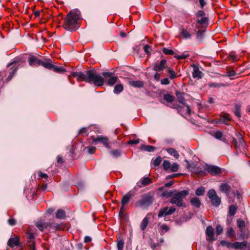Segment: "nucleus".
I'll use <instances>...</instances> for the list:
<instances>
[{
	"label": "nucleus",
	"instance_id": "7",
	"mask_svg": "<svg viewBox=\"0 0 250 250\" xmlns=\"http://www.w3.org/2000/svg\"><path fill=\"white\" fill-rule=\"evenodd\" d=\"M93 142L95 145H97L99 143H102L106 148L110 149V142L108 138L103 136H98L96 137H92Z\"/></svg>",
	"mask_w": 250,
	"mask_h": 250
},
{
	"label": "nucleus",
	"instance_id": "52",
	"mask_svg": "<svg viewBox=\"0 0 250 250\" xmlns=\"http://www.w3.org/2000/svg\"><path fill=\"white\" fill-rule=\"evenodd\" d=\"M186 167L188 169H190V171L193 172L195 168V164L193 163L190 164L188 162L186 165Z\"/></svg>",
	"mask_w": 250,
	"mask_h": 250
},
{
	"label": "nucleus",
	"instance_id": "27",
	"mask_svg": "<svg viewBox=\"0 0 250 250\" xmlns=\"http://www.w3.org/2000/svg\"><path fill=\"white\" fill-rule=\"evenodd\" d=\"M66 214L65 211L62 209H59L57 210L56 213V217L59 219H63L65 218Z\"/></svg>",
	"mask_w": 250,
	"mask_h": 250
},
{
	"label": "nucleus",
	"instance_id": "63",
	"mask_svg": "<svg viewBox=\"0 0 250 250\" xmlns=\"http://www.w3.org/2000/svg\"><path fill=\"white\" fill-rule=\"evenodd\" d=\"M229 59L232 60L233 62L238 61L237 57L235 55H231L229 56Z\"/></svg>",
	"mask_w": 250,
	"mask_h": 250
},
{
	"label": "nucleus",
	"instance_id": "40",
	"mask_svg": "<svg viewBox=\"0 0 250 250\" xmlns=\"http://www.w3.org/2000/svg\"><path fill=\"white\" fill-rule=\"evenodd\" d=\"M238 145H239V148L240 147H244L245 146V141L241 135L239 134L238 136Z\"/></svg>",
	"mask_w": 250,
	"mask_h": 250
},
{
	"label": "nucleus",
	"instance_id": "43",
	"mask_svg": "<svg viewBox=\"0 0 250 250\" xmlns=\"http://www.w3.org/2000/svg\"><path fill=\"white\" fill-rule=\"evenodd\" d=\"M227 235L229 237L232 238L235 236V232L233 229L230 227L228 229Z\"/></svg>",
	"mask_w": 250,
	"mask_h": 250
},
{
	"label": "nucleus",
	"instance_id": "49",
	"mask_svg": "<svg viewBox=\"0 0 250 250\" xmlns=\"http://www.w3.org/2000/svg\"><path fill=\"white\" fill-rule=\"evenodd\" d=\"M124 241L123 240H120L117 242L118 250H123L124 248Z\"/></svg>",
	"mask_w": 250,
	"mask_h": 250
},
{
	"label": "nucleus",
	"instance_id": "47",
	"mask_svg": "<svg viewBox=\"0 0 250 250\" xmlns=\"http://www.w3.org/2000/svg\"><path fill=\"white\" fill-rule=\"evenodd\" d=\"M179 165L177 163H175L171 166L170 165V170L172 172H176L179 169Z\"/></svg>",
	"mask_w": 250,
	"mask_h": 250
},
{
	"label": "nucleus",
	"instance_id": "58",
	"mask_svg": "<svg viewBox=\"0 0 250 250\" xmlns=\"http://www.w3.org/2000/svg\"><path fill=\"white\" fill-rule=\"evenodd\" d=\"M197 21L199 24L202 25L207 22V18L205 17H202L201 19H198Z\"/></svg>",
	"mask_w": 250,
	"mask_h": 250
},
{
	"label": "nucleus",
	"instance_id": "34",
	"mask_svg": "<svg viewBox=\"0 0 250 250\" xmlns=\"http://www.w3.org/2000/svg\"><path fill=\"white\" fill-rule=\"evenodd\" d=\"M109 153L114 158H118L121 155L122 151L119 149H114L110 151Z\"/></svg>",
	"mask_w": 250,
	"mask_h": 250
},
{
	"label": "nucleus",
	"instance_id": "53",
	"mask_svg": "<svg viewBox=\"0 0 250 250\" xmlns=\"http://www.w3.org/2000/svg\"><path fill=\"white\" fill-rule=\"evenodd\" d=\"M162 158L161 156H158L157 157H156V158L155 159V160H154V165L155 166H158L160 165V164H161V163L162 162Z\"/></svg>",
	"mask_w": 250,
	"mask_h": 250
},
{
	"label": "nucleus",
	"instance_id": "31",
	"mask_svg": "<svg viewBox=\"0 0 250 250\" xmlns=\"http://www.w3.org/2000/svg\"><path fill=\"white\" fill-rule=\"evenodd\" d=\"M229 121L230 119L226 114H225L223 116H222L219 120L220 123L227 125H228L229 124Z\"/></svg>",
	"mask_w": 250,
	"mask_h": 250
},
{
	"label": "nucleus",
	"instance_id": "23",
	"mask_svg": "<svg viewBox=\"0 0 250 250\" xmlns=\"http://www.w3.org/2000/svg\"><path fill=\"white\" fill-rule=\"evenodd\" d=\"M129 84L135 87H143L144 86V83L141 81H130Z\"/></svg>",
	"mask_w": 250,
	"mask_h": 250
},
{
	"label": "nucleus",
	"instance_id": "1",
	"mask_svg": "<svg viewBox=\"0 0 250 250\" xmlns=\"http://www.w3.org/2000/svg\"><path fill=\"white\" fill-rule=\"evenodd\" d=\"M72 76L79 81L93 83L95 86H101L104 84V79L95 69H91L84 72H72Z\"/></svg>",
	"mask_w": 250,
	"mask_h": 250
},
{
	"label": "nucleus",
	"instance_id": "15",
	"mask_svg": "<svg viewBox=\"0 0 250 250\" xmlns=\"http://www.w3.org/2000/svg\"><path fill=\"white\" fill-rule=\"evenodd\" d=\"M17 62L15 61L11 62V63H9L7 65L8 67H9L10 66H12V67L10 68L11 71L9 72V75L8 77L7 78V80L8 81H10L14 76V75L16 73L17 70V67H16Z\"/></svg>",
	"mask_w": 250,
	"mask_h": 250
},
{
	"label": "nucleus",
	"instance_id": "25",
	"mask_svg": "<svg viewBox=\"0 0 250 250\" xmlns=\"http://www.w3.org/2000/svg\"><path fill=\"white\" fill-rule=\"evenodd\" d=\"M166 150L170 155L173 156L175 158L178 159L179 157V154L175 149L173 148H167Z\"/></svg>",
	"mask_w": 250,
	"mask_h": 250
},
{
	"label": "nucleus",
	"instance_id": "35",
	"mask_svg": "<svg viewBox=\"0 0 250 250\" xmlns=\"http://www.w3.org/2000/svg\"><path fill=\"white\" fill-rule=\"evenodd\" d=\"M118 80V78L116 76H111L107 81V83L109 85H113Z\"/></svg>",
	"mask_w": 250,
	"mask_h": 250
},
{
	"label": "nucleus",
	"instance_id": "9",
	"mask_svg": "<svg viewBox=\"0 0 250 250\" xmlns=\"http://www.w3.org/2000/svg\"><path fill=\"white\" fill-rule=\"evenodd\" d=\"M205 169L212 175H215L221 173V168L213 165H206Z\"/></svg>",
	"mask_w": 250,
	"mask_h": 250
},
{
	"label": "nucleus",
	"instance_id": "41",
	"mask_svg": "<svg viewBox=\"0 0 250 250\" xmlns=\"http://www.w3.org/2000/svg\"><path fill=\"white\" fill-rule=\"evenodd\" d=\"M237 211L236 206L234 205H231L229 207V213L231 216H234Z\"/></svg>",
	"mask_w": 250,
	"mask_h": 250
},
{
	"label": "nucleus",
	"instance_id": "37",
	"mask_svg": "<svg viewBox=\"0 0 250 250\" xmlns=\"http://www.w3.org/2000/svg\"><path fill=\"white\" fill-rule=\"evenodd\" d=\"M167 73L171 80H173L177 77V74L175 72L169 68H167Z\"/></svg>",
	"mask_w": 250,
	"mask_h": 250
},
{
	"label": "nucleus",
	"instance_id": "55",
	"mask_svg": "<svg viewBox=\"0 0 250 250\" xmlns=\"http://www.w3.org/2000/svg\"><path fill=\"white\" fill-rule=\"evenodd\" d=\"M160 229L162 230L161 233H164L166 232L167 231H168L169 228L165 224L162 225L160 226Z\"/></svg>",
	"mask_w": 250,
	"mask_h": 250
},
{
	"label": "nucleus",
	"instance_id": "19",
	"mask_svg": "<svg viewBox=\"0 0 250 250\" xmlns=\"http://www.w3.org/2000/svg\"><path fill=\"white\" fill-rule=\"evenodd\" d=\"M34 236V234L32 233L28 234L27 238L28 239V242L29 243L30 250H36L35 244L33 241Z\"/></svg>",
	"mask_w": 250,
	"mask_h": 250
},
{
	"label": "nucleus",
	"instance_id": "61",
	"mask_svg": "<svg viewBox=\"0 0 250 250\" xmlns=\"http://www.w3.org/2000/svg\"><path fill=\"white\" fill-rule=\"evenodd\" d=\"M8 223L10 226H14L16 224V220L15 219L11 218L8 220Z\"/></svg>",
	"mask_w": 250,
	"mask_h": 250
},
{
	"label": "nucleus",
	"instance_id": "5",
	"mask_svg": "<svg viewBox=\"0 0 250 250\" xmlns=\"http://www.w3.org/2000/svg\"><path fill=\"white\" fill-rule=\"evenodd\" d=\"M208 196L211 200V204L218 207L221 204V198L217 195L216 192L213 189L209 190L208 192Z\"/></svg>",
	"mask_w": 250,
	"mask_h": 250
},
{
	"label": "nucleus",
	"instance_id": "59",
	"mask_svg": "<svg viewBox=\"0 0 250 250\" xmlns=\"http://www.w3.org/2000/svg\"><path fill=\"white\" fill-rule=\"evenodd\" d=\"M161 83L163 85H167L169 83V81L168 78H164L161 80Z\"/></svg>",
	"mask_w": 250,
	"mask_h": 250
},
{
	"label": "nucleus",
	"instance_id": "16",
	"mask_svg": "<svg viewBox=\"0 0 250 250\" xmlns=\"http://www.w3.org/2000/svg\"><path fill=\"white\" fill-rule=\"evenodd\" d=\"M167 63V60H162L160 63H156L153 67V70L155 71H161L163 70L165 68V66Z\"/></svg>",
	"mask_w": 250,
	"mask_h": 250
},
{
	"label": "nucleus",
	"instance_id": "24",
	"mask_svg": "<svg viewBox=\"0 0 250 250\" xmlns=\"http://www.w3.org/2000/svg\"><path fill=\"white\" fill-rule=\"evenodd\" d=\"M140 149L148 152H153L155 147L152 146L142 145L140 146Z\"/></svg>",
	"mask_w": 250,
	"mask_h": 250
},
{
	"label": "nucleus",
	"instance_id": "38",
	"mask_svg": "<svg viewBox=\"0 0 250 250\" xmlns=\"http://www.w3.org/2000/svg\"><path fill=\"white\" fill-rule=\"evenodd\" d=\"M220 244L222 246L226 247L228 248H233V243L225 240L221 241L220 242Z\"/></svg>",
	"mask_w": 250,
	"mask_h": 250
},
{
	"label": "nucleus",
	"instance_id": "26",
	"mask_svg": "<svg viewBox=\"0 0 250 250\" xmlns=\"http://www.w3.org/2000/svg\"><path fill=\"white\" fill-rule=\"evenodd\" d=\"M51 70L58 73H62L66 71V70L64 67L62 66H56L54 64L52 65Z\"/></svg>",
	"mask_w": 250,
	"mask_h": 250
},
{
	"label": "nucleus",
	"instance_id": "4",
	"mask_svg": "<svg viewBox=\"0 0 250 250\" xmlns=\"http://www.w3.org/2000/svg\"><path fill=\"white\" fill-rule=\"evenodd\" d=\"M154 202L153 193L148 192L143 195L141 199L136 203V205L143 208H147Z\"/></svg>",
	"mask_w": 250,
	"mask_h": 250
},
{
	"label": "nucleus",
	"instance_id": "28",
	"mask_svg": "<svg viewBox=\"0 0 250 250\" xmlns=\"http://www.w3.org/2000/svg\"><path fill=\"white\" fill-rule=\"evenodd\" d=\"M176 97L177 98V100L179 102V103L182 104H185L186 100L184 97L183 93H182L179 91H176Z\"/></svg>",
	"mask_w": 250,
	"mask_h": 250
},
{
	"label": "nucleus",
	"instance_id": "51",
	"mask_svg": "<svg viewBox=\"0 0 250 250\" xmlns=\"http://www.w3.org/2000/svg\"><path fill=\"white\" fill-rule=\"evenodd\" d=\"M174 192H176V191L170 190V191H164L162 193V196L167 197H169L172 196Z\"/></svg>",
	"mask_w": 250,
	"mask_h": 250
},
{
	"label": "nucleus",
	"instance_id": "64",
	"mask_svg": "<svg viewBox=\"0 0 250 250\" xmlns=\"http://www.w3.org/2000/svg\"><path fill=\"white\" fill-rule=\"evenodd\" d=\"M205 15V12L202 10L199 11L196 14V16L198 17H204V16Z\"/></svg>",
	"mask_w": 250,
	"mask_h": 250
},
{
	"label": "nucleus",
	"instance_id": "22",
	"mask_svg": "<svg viewBox=\"0 0 250 250\" xmlns=\"http://www.w3.org/2000/svg\"><path fill=\"white\" fill-rule=\"evenodd\" d=\"M41 64V65L43 66L45 68L49 70H51V67H52L53 65L52 62L50 59H47L44 62L42 61Z\"/></svg>",
	"mask_w": 250,
	"mask_h": 250
},
{
	"label": "nucleus",
	"instance_id": "29",
	"mask_svg": "<svg viewBox=\"0 0 250 250\" xmlns=\"http://www.w3.org/2000/svg\"><path fill=\"white\" fill-rule=\"evenodd\" d=\"M190 203L192 206L196 207V208H199L200 207L201 205V202L199 200V199L197 197H194L192 198L190 200Z\"/></svg>",
	"mask_w": 250,
	"mask_h": 250
},
{
	"label": "nucleus",
	"instance_id": "10",
	"mask_svg": "<svg viewBox=\"0 0 250 250\" xmlns=\"http://www.w3.org/2000/svg\"><path fill=\"white\" fill-rule=\"evenodd\" d=\"M133 196V192L130 191L123 197L121 201L122 207L120 209V214L123 211L125 206L128 203Z\"/></svg>",
	"mask_w": 250,
	"mask_h": 250
},
{
	"label": "nucleus",
	"instance_id": "17",
	"mask_svg": "<svg viewBox=\"0 0 250 250\" xmlns=\"http://www.w3.org/2000/svg\"><path fill=\"white\" fill-rule=\"evenodd\" d=\"M192 77L195 79H199L203 77V73L199 70V68L195 65H193Z\"/></svg>",
	"mask_w": 250,
	"mask_h": 250
},
{
	"label": "nucleus",
	"instance_id": "13",
	"mask_svg": "<svg viewBox=\"0 0 250 250\" xmlns=\"http://www.w3.org/2000/svg\"><path fill=\"white\" fill-rule=\"evenodd\" d=\"M152 183V180L148 177H144L141 178L137 183L139 188L146 186Z\"/></svg>",
	"mask_w": 250,
	"mask_h": 250
},
{
	"label": "nucleus",
	"instance_id": "56",
	"mask_svg": "<svg viewBox=\"0 0 250 250\" xmlns=\"http://www.w3.org/2000/svg\"><path fill=\"white\" fill-rule=\"evenodd\" d=\"M87 129L85 127H83L79 131V134L83 135V136H86L88 135Z\"/></svg>",
	"mask_w": 250,
	"mask_h": 250
},
{
	"label": "nucleus",
	"instance_id": "39",
	"mask_svg": "<svg viewBox=\"0 0 250 250\" xmlns=\"http://www.w3.org/2000/svg\"><path fill=\"white\" fill-rule=\"evenodd\" d=\"M193 172L198 176H204L206 174L205 171L202 170L201 168L199 167H195Z\"/></svg>",
	"mask_w": 250,
	"mask_h": 250
},
{
	"label": "nucleus",
	"instance_id": "21",
	"mask_svg": "<svg viewBox=\"0 0 250 250\" xmlns=\"http://www.w3.org/2000/svg\"><path fill=\"white\" fill-rule=\"evenodd\" d=\"M8 245L11 248L19 245V240L17 237L10 238L8 241Z\"/></svg>",
	"mask_w": 250,
	"mask_h": 250
},
{
	"label": "nucleus",
	"instance_id": "36",
	"mask_svg": "<svg viewBox=\"0 0 250 250\" xmlns=\"http://www.w3.org/2000/svg\"><path fill=\"white\" fill-rule=\"evenodd\" d=\"M123 89L124 87L122 84H116L114 89V93L116 94H119L123 90Z\"/></svg>",
	"mask_w": 250,
	"mask_h": 250
},
{
	"label": "nucleus",
	"instance_id": "14",
	"mask_svg": "<svg viewBox=\"0 0 250 250\" xmlns=\"http://www.w3.org/2000/svg\"><path fill=\"white\" fill-rule=\"evenodd\" d=\"M233 248L235 249H241L243 250H249V248L248 247L247 242L243 241L241 242H236L233 243Z\"/></svg>",
	"mask_w": 250,
	"mask_h": 250
},
{
	"label": "nucleus",
	"instance_id": "45",
	"mask_svg": "<svg viewBox=\"0 0 250 250\" xmlns=\"http://www.w3.org/2000/svg\"><path fill=\"white\" fill-rule=\"evenodd\" d=\"M189 56V55L186 54V53H183L181 55L176 54L175 55V58H176L178 60H182L186 59L187 57Z\"/></svg>",
	"mask_w": 250,
	"mask_h": 250
},
{
	"label": "nucleus",
	"instance_id": "2",
	"mask_svg": "<svg viewBox=\"0 0 250 250\" xmlns=\"http://www.w3.org/2000/svg\"><path fill=\"white\" fill-rule=\"evenodd\" d=\"M80 17V12L78 10H71L64 19L63 27L67 31L73 32L78 27V21Z\"/></svg>",
	"mask_w": 250,
	"mask_h": 250
},
{
	"label": "nucleus",
	"instance_id": "60",
	"mask_svg": "<svg viewBox=\"0 0 250 250\" xmlns=\"http://www.w3.org/2000/svg\"><path fill=\"white\" fill-rule=\"evenodd\" d=\"M139 142H140L139 139L131 140L127 142V144H129V145L137 144L139 143Z\"/></svg>",
	"mask_w": 250,
	"mask_h": 250
},
{
	"label": "nucleus",
	"instance_id": "30",
	"mask_svg": "<svg viewBox=\"0 0 250 250\" xmlns=\"http://www.w3.org/2000/svg\"><path fill=\"white\" fill-rule=\"evenodd\" d=\"M241 104H236L234 106V108H235L234 114L238 118H240L241 116Z\"/></svg>",
	"mask_w": 250,
	"mask_h": 250
},
{
	"label": "nucleus",
	"instance_id": "12",
	"mask_svg": "<svg viewBox=\"0 0 250 250\" xmlns=\"http://www.w3.org/2000/svg\"><path fill=\"white\" fill-rule=\"evenodd\" d=\"M206 234L208 241L213 242L215 240L214 238V229L211 226L207 227Z\"/></svg>",
	"mask_w": 250,
	"mask_h": 250
},
{
	"label": "nucleus",
	"instance_id": "8",
	"mask_svg": "<svg viewBox=\"0 0 250 250\" xmlns=\"http://www.w3.org/2000/svg\"><path fill=\"white\" fill-rule=\"evenodd\" d=\"M176 211V208L174 207H170L168 208V207H165L162 208L158 213V216L159 218L165 216V220H167L166 217L167 215H170Z\"/></svg>",
	"mask_w": 250,
	"mask_h": 250
},
{
	"label": "nucleus",
	"instance_id": "46",
	"mask_svg": "<svg viewBox=\"0 0 250 250\" xmlns=\"http://www.w3.org/2000/svg\"><path fill=\"white\" fill-rule=\"evenodd\" d=\"M164 99L167 103H171L174 100V97L169 94H166L164 96Z\"/></svg>",
	"mask_w": 250,
	"mask_h": 250
},
{
	"label": "nucleus",
	"instance_id": "48",
	"mask_svg": "<svg viewBox=\"0 0 250 250\" xmlns=\"http://www.w3.org/2000/svg\"><path fill=\"white\" fill-rule=\"evenodd\" d=\"M170 163L167 160H165L163 162V166L164 167V169L166 170H168L170 167Z\"/></svg>",
	"mask_w": 250,
	"mask_h": 250
},
{
	"label": "nucleus",
	"instance_id": "42",
	"mask_svg": "<svg viewBox=\"0 0 250 250\" xmlns=\"http://www.w3.org/2000/svg\"><path fill=\"white\" fill-rule=\"evenodd\" d=\"M237 226L239 228H240L241 230H243L245 228V222L244 220L241 219H239L237 221Z\"/></svg>",
	"mask_w": 250,
	"mask_h": 250
},
{
	"label": "nucleus",
	"instance_id": "57",
	"mask_svg": "<svg viewBox=\"0 0 250 250\" xmlns=\"http://www.w3.org/2000/svg\"><path fill=\"white\" fill-rule=\"evenodd\" d=\"M223 134L220 131H217L215 133L214 137L218 140H221Z\"/></svg>",
	"mask_w": 250,
	"mask_h": 250
},
{
	"label": "nucleus",
	"instance_id": "50",
	"mask_svg": "<svg viewBox=\"0 0 250 250\" xmlns=\"http://www.w3.org/2000/svg\"><path fill=\"white\" fill-rule=\"evenodd\" d=\"M163 51L166 55H173L174 56L175 55H176L172 50L166 48H164L163 49Z\"/></svg>",
	"mask_w": 250,
	"mask_h": 250
},
{
	"label": "nucleus",
	"instance_id": "20",
	"mask_svg": "<svg viewBox=\"0 0 250 250\" xmlns=\"http://www.w3.org/2000/svg\"><path fill=\"white\" fill-rule=\"evenodd\" d=\"M230 188V186L226 183H222L219 187L220 190L227 195L229 194Z\"/></svg>",
	"mask_w": 250,
	"mask_h": 250
},
{
	"label": "nucleus",
	"instance_id": "32",
	"mask_svg": "<svg viewBox=\"0 0 250 250\" xmlns=\"http://www.w3.org/2000/svg\"><path fill=\"white\" fill-rule=\"evenodd\" d=\"M148 224V219L147 217L144 218L141 222L140 228L142 230H145Z\"/></svg>",
	"mask_w": 250,
	"mask_h": 250
},
{
	"label": "nucleus",
	"instance_id": "11",
	"mask_svg": "<svg viewBox=\"0 0 250 250\" xmlns=\"http://www.w3.org/2000/svg\"><path fill=\"white\" fill-rule=\"evenodd\" d=\"M178 110L179 113L182 116L190 115L191 114V109L189 105L184 104L182 106H179L178 108Z\"/></svg>",
	"mask_w": 250,
	"mask_h": 250
},
{
	"label": "nucleus",
	"instance_id": "44",
	"mask_svg": "<svg viewBox=\"0 0 250 250\" xmlns=\"http://www.w3.org/2000/svg\"><path fill=\"white\" fill-rule=\"evenodd\" d=\"M205 189L204 187H201L198 188L196 191L195 194L197 196H201L204 194L205 192Z\"/></svg>",
	"mask_w": 250,
	"mask_h": 250
},
{
	"label": "nucleus",
	"instance_id": "54",
	"mask_svg": "<svg viewBox=\"0 0 250 250\" xmlns=\"http://www.w3.org/2000/svg\"><path fill=\"white\" fill-rule=\"evenodd\" d=\"M223 228L220 225H217L216 227V234L217 235H220L223 231Z\"/></svg>",
	"mask_w": 250,
	"mask_h": 250
},
{
	"label": "nucleus",
	"instance_id": "62",
	"mask_svg": "<svg viewBox=\"0 0 250 250\" xmlns=\"http://www.w3.org/2000/svg\"><path fill=\"white\" fill-rule=\"evenodd\" d=\"M236 75V72L234 70H231L227 73V76L230 77H233L235 76Z\"/></svg>",
	"mask_w": 250,
	"mask_h": 250
},
{
	"label": "nucleus",
	"instance_id": "3",
	"mask_svg": "<svg viewBox=\"0 0 250 250\" xmlns=\"http://www.w3.org/2000/svg\"><path fill=\"white\" fill-rule=\"evenodd\" d=\"M188 190H183L175 193L170 200V203L175 204L178 207L185 208L184 199L188 194Z\"/></svg>",
	"mask_w": 250,
	"mask_h": 250
},
{
	"label": "nucleus",
	"instance_id": "18",
	"mask_svg": "<svg viewBox=\"0 0 250 250\" xmlns=\"http://www.w3.org/2000/svg\"><path fill=\"white\" fill-rule=\"evenodd\" d=\"M29 65L32 66L41 65L42 60L35 56L30 57L28 60Z\"/></svg>",
	"mask_w": 250,
	"mask_h": 250
},
{
	"label": "nucleus",
	"instance_id": "33",
	"mask_svg": "<svg viewBox=\"0 0 250 250\" xmlns=\"http://www.w3.org/2000/svg\"><path fill=\"white\" fill-rule=\"evenodd\" d=\"M181 34L185 39H189L191 38V34L186 29L182 28L181 31Z\"/></svg>",
	"mask_w": 250,
	"mask_h": 250
},
{
	"label": "nucleus",
	"instance_id": "6",
	"mask_svg": "<svg viewBox=\"0 0 250 250\" xmlns=\"http://www.w3.org/2000/svg\"><path fill=\"white\" fill-rule=\"evenodd\" d=\"M60 225L54 223L53 222H49L48 223L44 222L42 221H38L36 223L37 227L41 231H43L45 228L49 227L54 230L59 228Z\"/></svg>",
	"mask_w": 250,
	"mask_h": 250
}]
</instances>
